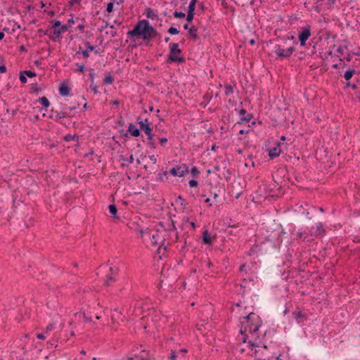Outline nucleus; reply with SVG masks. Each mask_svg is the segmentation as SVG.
Masks as SVG:
<instances>
[{
  "mask_svg": "<svg viewBox=\"0 0 360 360\" xmlns=\"http://www.w3.org/2000/svg\"><path fill=\"white\" fill-rule=\"evenodd\" d=\"M51 23H52V27L53 29H58L61 26L60 21L57 20H54L51 21Z\"/></svg>",
  "mask_w": 360,
  "mask_h": 360,
  "instance_id": "nucleus-32",
  "label": "nucleus"
},
{
  "mask_svg": "<svg viewBox=\"0 0 360 360\" xmlns=\"http://www.w3.org/2000/svg\"><path fill=\"white\" fill-rule=\"evenodd\" d=\"M48 30L44 31L42 29H39L37 32L39 34V36L41 37L42 34L47 35L48 34Z\"/></svg>",
  "mask_w": 360,
  "mask_h": 360,
  "instance_id": "nucleus-54",
  "label": "nucleus"
},
{
  "mask_svg": "<svg viewBox=\"0 0 360 360\" xmlns=\"http://www.w3.org/2000/svg\"><path fill=\"white\" fill-rule=\"evenodd\" d=\"M145 14L146 15L148 18L151 20H154L158 18V15L154 13L153 10L151 8H146L145 10Z\"/></svg>",
  "mask_w": 360,
  "mask_h": 360,
  "instance_id": "nucleus-21",
  "label": "nucleus"
},
{
  "mask_svg": "<svg viewBox=\"0 0 360 360\" xmlns=\"http://www.w3.org/2000/svg\"><path fill=\"white\" fill-rule=\"evenodd\" d=\"M97 86L96 85H94V83H91V85H90V89L91 91H94V94H97L98 93V90H97Z\"/></svg>",
  "mask_w": 360,
  "mask_h": 360,
  "instance_id": "nucleus-53",
  "label": "nucleus"
},
{
  "mask_svg": "<svg viewBox=\"0 0 360 360\" xmlns=\"http://www.w3.org/2000/svg\"><path fill=\"white\" fill-rule=\"evenodd\" d=\"M326 233V230L325 229L323 228V226L321 222H319L317 224H316V230L315 231V232L314 233H311V235H315V236H319L320 237H323Z\"/></svg>",
  "mask_w": 360,
  "mask_h": 360,
  "instance_id": "nucleus-14",
  "label": "nucleus"
},
{
  "mask_svg": "<svg viewBox=\"0 0 360 360\" xmlns=\"http://www.w3.org/2000/svg\"><path fill=\"white\" fill-rule=\"evenodd\" d=\"M79 54H82L83 56V57L85 58H87L89 57V51H87V50H84V51H78L76 53V56H78Z\"/></svg>",
  "mask_w": 360,
  "mask_h": 360,
  "instance_id": "nucleus-34",
  "label": "nucleus"
},
{
  "mask_svg": "<svg viewBox=\"0 0 360 360\" xmlns=\"http://www.w3.org/2000/svg\"><path fill=\"white\" fill-rule=\"evenodd\" d=\"M202 241H203V243L206 244V245H211L212 244V238H211V236H210V233L208 231V230H205L202 233Z\"/></svg>",
  "mask_w": 360,
  "mask_h": 360,
  "instance_id": "nucleus-17",
  "label": "nucleus"
},
{
  "mask_svg": "<svg viewBox=\"0 0 360 360\" xmlns=\"http://www.w3.org/2000/svg\"><path fill=\"white\" fill-rule=\"evenodd\" d=\"M191 173L193 176H198L200 174L199 169L196 167L191 168Z\"/></svg>",
  "mask_w": 360,
  "mask_h": 360,
  "instance_id": "nucleus-37",
  "label": "nucleus"
},
{
  "mask_svg": "<svg viewBox=\"0 0 360 360\" xmlns=\"http://www.w3.org/2000/svg\"><path fill=\"white\" fill-rule=\"evenodd\" d=\"M45 333H40L37 334V338L39 339L44 340L46 338L45 337Z\"/></svg>",
  "mask_w": 360,
  "mask_h": 360,
  "instance_id": "nucleus-58",
  "label": "nucleus"
},
{
  "mask_svg": "<svg viewBox=\"0 0 360 360\" xmlns=\"http://www.w3.org/2000/svg\"><path fill=\"white\" fill-rule=\"evenodd\" d=\"M23 73L28 77L30 78H32V77H36V73L31 71V70H25V71H22Z\"/></svg>",
  "mask_w": 360,
  "mask_h": 360,
  "instance_id": "nucleus-38",
  "label": "nucleus"
},
{
  "mask_svg": "<svg viewBox=\"0 0 360 360\" xmlns=\"http://www.w3.org/2000/svg\"><path fill=\"white\" fill-rule=\"evenodd\" d=\"M151 236V243H153L154 245H158L163 240L158 231H155V233H153Z\"/></svg>",
  "mask_w": 360,
  "mask_h": 360,
  "instance_id": "nucleus-16",
  "label": "nucleus"
},
{
  "mask_svg": "<svg viewBox=\"0 0 360 360\" xmlns=\"http://www.w3.org/2000/svg\"><path fill=\"white\" fill-rule=\"evenodd\" d=\"M297 236L298 238L302 240L303 241L309 242L311 240V239L309 237V235L306 232L297 231Z\"/></svg>",
  "mask_w": 360,
  "mask_h": 360,
  "instance_id": "nucleus-20",
  "label": "nucleus"
},
{
  "mask_svg": "<svg viewBox=\"0 0 360 360\" xmlns=\"http://www.w3.org/2000/svg\"><path fill=\"white\" fill-rule=\"evenodd\" d=\"M311 36V27L309 25L301 27L300 31L298 32V39L300 42L301 46L306 45V41Z\"/></svg>",
  "mask_w": 360,
  "mask_h": 360,
  "instance_id": "nucleus-6",
  "label": "nucleus"
},
{
  "mask_svg": "<svg viewBox=\"0 0 360 360\" xmlns=\"http://www.w3.org/2000/svg\"><path fill=\"white\" fill-rule=\"evenodd\" d=\"M197 0H191L187 11L186 20L190 22L193 20Z\"/></svg>",
  "mask_w": 360,
  "mask_h": 360,
  "instance_id": "nucleus-10",
  "label": "nucleus"
},
{
  "mask_svg": "<svg viewBox=\"0 0 360 360\" xmlns=\"http://www.w3.org/2000/svg\"><path fill=\"white\" fill-rule=\"evenodd\" d=\"M145 351L143 350L141 352L142 354L141 355H134V360H144L145 359V357L143 354V353H144Z\"/></svg>",
  "mask_w": 360,
  "mask_h": 360,
  "instance_id": "nucleus-50",
  "label": "nucleus"
},
{
  "mask_svg": "<svg viewBox=\"0 0 360 360\" xmlns=\"http://www.w3.org/2000/svg\"><path fill=\"white\" fill-rule=\"evenodd\" d=\"M113 2H110L107 4V8H106V11H108V13H111L113 11Z\"/></svg>",
  "mask_w": 360,
  "mask_h": 360,
  "instance_id": "nucleus-43",
  "label": "nucleus"
},
{
  "mask_svg": "<svg viewBox=\"0 0 360 360\" xmlns=\"http://www.w3.org/2000/svg\"><path fill=\"white\" fill-rule=\"evenodd\" d=\"M238 113L239 115H240L242 117L240 120V121H238L236 124H243V123H248L249 122L252 118L253 117L252 115V114H248L246 116L245 115L247 114V111L245 109H240L239 111H238Z\"/></svg>",
  "mask_w": 360,
  "mask_h": 360,
  "instance_id": "nucleus-13",
  "label": "nucleus"
},
{
  "mask_svg": "<svg viewBox=\"0 0 360 360\" xmlns=\"http://www.w3.org/2000/svg\"><path fill=\"white\" fill-rule=\"evenodd\" d=\"M261 325L262 321L260 320V318L258 316L257 320H250V322L249 323L248 326V331L250 333H256L258 331Z\"/></svg>",
  "mask_w": 360,
  "mask_h": 360,
  "instance_id": "nucleus-12",
  "label": "nucleus"
},
{
  "mask_svg": "<svg viewBox=\"0 0 360 360\" xmlns=\"http://www.w3.org/2000/svg\"><path fill=\"white\" fill-rule=\"evenodd\" d=\"M94 153L93 149H91L89 153H86L84 157V158H89L90 156L91 157L94 155Z\"/></svg>",
  "mask_w": 360,
  "mask_h": 360,
  "instance_id": "nucleus-62",
  "label": "nucleus"
},
{
  "mask_svg": "<svg viewBox=\"0 0 360 360\" xmlns=\"http://www.w3.org/2000/svg\"><path fill=\"white\" fill-rule=\"evenodd\" d=\"M70 25H61L60 28H58L61 32H64L65 31H68L69 30Z\"/></svg>",
  "mask_w": 360,
  "mask_h": 360,
  "instance_id": "nucleus-45",
  "label": "nucleus"
},
{
  "mask_svg": "<svg viewBox=\"0 0 360 360\" xmlns=\"http://www.w3.org/2000/svg\"><path fill=\"white\" fill-rule=\"evenodd\" d=\"M176 352H175V351L172 350L171 352V355L169 357V360H176Z\"/></svg>",
  "mask_w": 360,
  "mask_h": 360,
  "instance_id": "nucleus-57",
  "label": "nucleus"
},
{
  "mask_svg": "<svg viewBox=\"0 0 360 360\" xmlns=\"http://www.w3.org/2000/svg\"><path fill=\"white\" fill-rule=\"evenodd\" d=\"M85 46H86V49H87V51H94V50L95 49V46H93V45H91V44H90V42H89V41H86V42H85Z\"/></svg>",
  "mask_w": 360,
  "mask_h": 360,
  "instance_id": "nucleus-44",
  "label": "nucleus"
},
{
  "mask_svg": "<svg viewBox=\"0 0 360 360\" xmlns=\"http://www.w3.org/2000/svg\"><path fill=\"white\" fill-rule=\"evenodd\" d=\"M174 15V18H185L186 16V14L181 11H175L173 13Z\"/></svg>",
  "mask_w": 360,
  "mask_h": 360,
  "instance_id": "nucleus-31",
  "label": "nucleus"
},
{
  "mask_svg": "<svg viewBox=\"0 0 360 360\" xmlns=\"http://www.w3.org/2000/svg\"><path fill=\"white\" fill-rule=\"evenodd\" d=\"M149 158L150 160L153 162V164H155L156 162H157V158H155V156L154 155H150L149 156Z\"/></svg>",
  "mask_w": 360,
  "mask_h": 360,
  "instance_id": "nucleus-64",
  "label": "nucleus"
},
{
  "mask_svg": "<svg viewBox=\"0 0 360 360\" xmlns=\"http://www.w3.org/2000/svg\"><path fill=\"white\" fill-rule=\"evenodd\" d=\"M158 180L161 181H165L167 179V172L165 171L162 173H159L158 174Z\"/></svg>",
  "mask_w": 360,
  "mask_h": 360,
  "instance_id": "nucleus-29",
  "label": "nucleus"
},
{
  "mask_svg": "<svg viewBox=\"0 0 360 360\" xmlns=\"http://www.w3.org/2000/svg\"><path fill=\"white\" fill-rule=\"evenodd\" d=\"M31 89L32 92L38 93L41 91V88H39L37 83H34L31 84Z\"/></svg>",
  "mask_w": 360,
  "mask_h": 360,
  "instance_id": "nucleus-35",
  "label": "nucleus"
},
{
  "mask_svg": "<svg viewBox=\"0 0 360 360\" xmlns=\"http://www.w3.org/2000/svg\"><path fill=\"white\" fill-rule=\"evenodd\" d=\"M171 229L176 232V238H178L179 233L176 231V227L175 226V221L173 220L171 221Z\"/></svg>",
  "mask_w": 360,
  "mask_h": 360,
  "instance_id": "nucleus-40",
  "label": "nucleus"
},
{
  "mask_svg": "<svg viewBox=\"0 0 360 360\" xmlns=\"http://www.w3.org/2000/svg\"><path fill=\"white\" fill-rule=\"evenodd\" d=\"M6 72V67L4 65H0V73H4Z\"/></svg>",
  "mask_w": 360,
  "mask_h": 360,
  "instance_id": "nucleus-63",
  "label": "nucleus"
},
{
  "mask_svg": "<svg viewBox=\"0 0 360 360\" xmlns=\"http://www.w3.org/2000/svg\"><path fill=\"white\" fill-rule=\"evenodd\" d=\"M225 95L229 96L233 94V86L231 84H226L224 85Z\"/></svg>",
  "mask_w": 360,
  "mask_h": 360,
  "instance_id": "nucleus-25",
  "label": "nucleus"
},
{
  "mask_svg": "<svg viewBox=\"0 0 360 360\" xmlns=\"http://www.w3.org/2000/svg\"><path fill=\"white\" fill-rule=\"evenodd\" d=\"M258 315L256 314L251 312L248 316H244L243 318V320L240 321L241 327L240 329V333L241 334H245L246 331H248V326L249 323L250 322V320H257Z\"/></svg>",
  "mask_w": 360,
  "mask_h": 360,
  "instance_id": "nucleus-5",
  "label": "nucleus"
},
{
  "mask_svg": "<svg viewBox=\"0 0 360 360\" xmlns=\"http://www.w3.org/2000/svg\"><path fill=\"white\" fill-rule=\"evenodd\" d=\"M39 101L41 103V104L45 107V108H48L49 105H50V102L48 100V98L45 96H43V97H41L39 98Z\"/></svg>",
  "mask_w": 360,
  "mask_h": 360,
  "instance_id": "nucleus-27",
  "label": "nucleus"
},
{
  "mask_svg": "<svg viewBox=\"0 0 360 360\" xmlns=\"http://www.w3.org/2000/svg\"><path fill=\"white\" fill-rule=\"evenodd\" d=\"M137 121L140 129L143 131L147 136L148 145L151 148L155 149L156 148V143L154 139L155 134L153 133V129L150 127V123L148 119L141 120L140 117H139Z\"/></svg>",
  "mask_w": 360,
  "mask_h": 360,
  "instance_id": "nucleus-3",
  "label": "nucleus"
},
{
  "mask_svg": "<svg viewBox=\"0 0 360 360\" xmlns=\"http://www.w3.org/2000/svg\"><path fill=\"white\" fill-rule=\"evenodd\" d=\"M63 139L65 141H75V139H77V141H78L79 139V136H77V134H74V135H72L70 134H66L64 137H63Z\"/></svg>",
  "mask_w": 360,
  "mask_h": 360,
  "instance_id": "nucleus-26",
  "label": "nucleus"
},
{
  "mask_svg": "<svg viewBox=\"0 0 360 360\" xmlns=\"http://www.w3.org/2000/svg\"><path fill=\"white\" fill-rule=\"evenodd\" d=\"M188 172V166L186 164H181L173 167L170 170L169 173L173 176H184L186 173Z\"/></svg>",
  "mask_w": 360,
  "mask_h": 360,
  "instance_id": "nucleus-7",
  "label": "nucleus"
},
{
  "mask_svg": "<svg viewBox=\"0 0 360 360\" xmlns=\"http://www.w3.org/2000/svg\"><path fill=\"white\" fill-rule=\"evenodd\" d=\"M20 80L23 84L27 82V77H26V75L23 73V72H20Z\"/></svg>",
  "mask_w": 360,
  "mask_h": 360,
  "instance_id": "nucleus-42",
  "label": "nucleus"
},
{
  "mask_svg": "<svg viewBox=\"0 0 360 360\" xmlns=\"http://www.w3.org/2000/svg\"><path fill=\"white\" fill-rule=\"evenodd\" d=\"M177 200L181 202V205L183 207L184 209H185L186 207V203L185 202V199L181 195H179L177 197Z\"/></svg>",
  "mask_w": 360,
  "mask_h": 360,
  "instance_id": "nucleus-39",
  "label": "nucleus"
},
{
  "mask_svg": "<svg viewBox=\"0 0 360 360\" xmlns=\"http://www.w3.org/2000/svg\"><path fill=\"white\" fill-rule=\"evenodd\" d=\"M141 129H139L135 124L130 123L127 131H124V129H122L120 131V133L125 137H128L129 134L132 136L138 137L141 135Z\"/></svg>",
  "mask_w": 360,
  "mask_h": 360,
  "instance_id": "nucleus-8",
  "label": "nucleus"
},
{
  "mask_svg": "<svg viewBox=\"0 0 360 360\" xmlns=\"http://www.w3.org/2000/svg\"><path fill=\"white\" fill-rule=\"evenodd\" d=\"M59 110H66L67 112H68V106L65 104L60 105L59 107Z\"/></svg>",
  "mask_w": 360,
  "mask_h": 360,
  "instance_id": "nucleus-59",
  "label": "nucleus"
},
{
  "mask_svg": "<svg viewBox=\"0 0 360 360\" xmlns=\"http://www.w3.org/2000/svg\"><path fill=\"white\" fill-rule=\"evenodd\" d=\"M62 32L59 29H54L53 32V35H49V39L53 41H57L60 38H61Z\"/></svg>",
  "mask_w": 360,
  "mask_h": 360,
  "instance_id": "nucleus-19",
  "label": "nucleus"
},
{
  "mask_svg": "<svg viewBox=\"0 0 360 360\" xmlns=\"http://www.w3.org/2000/svg\"><path fill=\"white\" fill-rule=\"evenodd\" d=\"M281 152V143L276 142L273 148H269V156L271 159H274L275 158L278 157Z\"/></svg>",
  "mask_w": 360,
  "mask_h": 360,
  "instance_id": "nucleus-11",
  "label": "nucleus"
},
{
  "mask_svg": "<svg viewBox=\"0 0 360 360\" xmlns=\"http://www.w3.org/2000/svg\"><path fill=\"white\" fill-rule=\"evenodd\" d=\"M110 213L114 218H118L117 216V209L115 205H110L108 207Z\"/></svg>",
  "mask_w": 360,
  "mask_h": 360,
  "instance_id": "nucleus-24",
  "label": "nucleus"
},
{
  "mask_svg": "<svg viewBox=\"0 0 360 360\" xmlns=\"http://www.w3.org/2000/svg\"><path fill=\"white\" fill-rule=\"evenodd\" d=\"M94 70L92 68L89 69V78L91 80V83H94Z\"/></svg>",
  "mask_w": 360,
  "mask_h": 360,
  "instance_id": "nucleus-41",
  "label": "nucleus"
},
{
  "mask_svg": "<svg viewBox=\"0 0 360 360\" xmlns=\"http://www.w3.org/2000/svg\"><path fill=\"white\" fill-rule=\"evenodd\" d=\"M69 117V112L66 110H51V114L49 115V118L53 120L56 122L59 121L62 118Z\"/></svg>",
  "mask_w": 360,
  "mask_h": 360,
  "instance_id": "nucleus-9",
  "label": "nucleus"
},
{
  "mask_svg": "<svg viewBox=\"0 0 360 360\" xmlns=\"http://www.w3.org/2000/svg\"><path fill=\"white\" fill-rule=\"evenodd\" d=\"M283 40L284 41H286V42H287L288 40H293L294 41H293L294 44H297V42L296 41V39H295V37L293 35H292L290 37H287L286 38L283 39Z\"/></svg>",
  "mask_w": 360,
  "mask_h": 360,
  "instance_id": "nucleus-46",
  "label": "nucleus"
},
{
  "mask_svg": "<svg viewBox=\"0 0 360 360\" xmlns=\"http://www.w3.org/2000/svg\"><path fill=\"white\" fill-rule=\"evenodd\" d=\"M76 65L78 67L77 70L76 71H79V72H84V64H79V63H76Z\"/></svg>",
  "mask_w": 360,
  "mask_h": 360,
  "instance_id": "nucleus-52",
  "label": "nucleus"
},
{
  "mask_svg": "<svg viewBox=\"0 0 360 360\" xmlns=\"http://www.w3.org/2000/svg\"><path fill=\"white\" fill-rule=\"evenodd\" d=\"M115 278L111 275V276H107V279L105 282V284L107 285H110L112 282H115Z\"/></svg>",
  "mask_w": 360,
  "mask_h": 360,
  "instance_id": "nucleus-36",
  "label": "nucleus"
},
{
  "mask_svg": "<svg viewBox=\"0 0 360 360\" xmlns=\"http://www.w3.org/2000/svg\"><path fill=\"white\" fill-rule=\"evenodd\" d=\"M80 3L81 0H70L68 4L70 6H73L75 4H80Z\"/></svg>",
  "mask_w": 360,
  "mask_h": 360,
  "instance_id": "nucleus-49",
  "label": "nucleus"
},
{
  "mask_svg": "<svg viewBox=\"0 0 360 360\" xmlns=\"http://www.w3.org/2000/svg\"><path fill=\"white\" fill-rule=\"evenodd\" d=\"M167 139L165 137H162L159 139L160 143L162 146H164L165 144L167 142Z\"/></svg>",
  "mask_w": 360,
  "mask_h": 360,
  "instance_id": "nucleus-55",
  "label": "nucleus"
},
{
  "mask_svg": "<svg viewBox=\"0 0 360 360\" xmlns=\"http://www.w3.org/2000/svg\"><path fill=\"white\" fill-rule=\"evenodd\" d=\"M114 82V77L109 73L103 79L105 84H111Z\"/></svg>",
  "mask_w": 360,
  "mask_h": 360,
  "instance_id": "nucleus-28",
  "label": "nucleus"
},
{
  "mask_svg": "<svg viewBox=\"0 0 360 360\" xmlns=\"http://www.w3.org/2000/svg\"><path fill=\"white\" fill-rule=\"evenodd\" d=\"M188 184L191 187H196L198 185V183L195 179L190 180Z\"/></svg>",
  "mask_w": 360,
  "mask_h": 360,
  "instance_id": "nucleus-47",
  "label": "nucleus"
},
{
  "mask_svg": "<svg viewBox=\"0 0 360 360\" xmlns=\"http://www.w3.org/2000/svg\"><path fill=\"white\" fill-rule=\"evenodd\" d=\"M155 29L151 26L147 20H139L133 30H129L128 35L141 37L143 40H150L157 35Z\"/></svg>",
  "mask_w": 360,
  "mask_h": 360,
  "instance_id": "nucleus-1",
  "label": "nucleus"
},
{
  "mask_svg": "<svg viewBox=\"0 0 360 360\" xmlns=\"http://www.w3.org/2000/svg\"><path fill=\"white\" fill-rule=\"evenodd\" d=\"M110 271L111 272L112 275L117 274L118 272H119V269L117 267H115V266H114V267L111 266L110 268Z\"/></svg>",
  "mask_w": 360,
  "mask_h": 360,
  "instance_id": "nucleus-48",
  "label": "nucleus"
},
{
  "mask_svg": "<svg viewBox=\"0 0 360 360\" xmlns=\"http://www.w3.org/2000/svg\"><path fill=\"white\" fill-rule=\"evenodd\" d=\"M54 328V326L52 323L49 324L45 330V333H48L49 331H51Z\"/></svg>",
  "mask_w": 360,
  "mask_h": 360,
  "instance_id": "nucleus-51",
  "label": "nucleus"
},
{
  "mask_svg": "<svg viewBox=\"0 0 360 360\" xmlns=\"http://www.w3.org/2000/svg\"><path fill=\"white\" fill-rule=\"evenodd\" d=\"M59 93L63 96H67L70 94V89L65 84H62L59 87Z\"/></svg>",
  "mask_w": 360,
  "mask_h": 360,
  "instance_id": "nucleus-18",
  "label": "nucleus"
},
{
  "mask_svg": "<svg viewBox=\"0 0 360 360\" xmlns=\"http://www.w3.org/2000/svg\"><path fill=\"white\" fill-rule=\"evenodd\" d=\"M190 221H189V219L188 217H184L183 219H182V226H184V225H186L188 224H189Z\"/></svg>",
  "mask_w": 360,
  "mask_h": 360,
  "instance_id": "nucleus-56",
  "label": "nucleus"
},
{
  "mask_svg": "<svg viewBox=\"0 0 360 360\" xmlns=\"http://www.w3.org/2000/svg\"><path fill=\"white\" fill-rule=\"evenodd\" d=\"M179 31L177 30V28L174 27H170L168 30V33H169L172 35H176L178 34Z\"/></svg>",
  "mask_w": 360,
  "mask_h": 360,
  "instance_id": "nucleus-33",
  "label": "nucleus"
},
{
  "mask_svg": "<svg viewBox=\"0 0 360 360\" xmlns=\"http://www.w3.org/2000/svg\"><path fill=\"white\" fill-rule=\"evenodd\" d=\"M356 73V70L354 69H349L347 70L345 74H344V78L347 80V81H349L352 77L353 75Z\"/></svg>",
  "mask_w": 360,
  "mask_h": 360,
  "instance_id": "nucleus-23",
  "label": "nucleus"
},
{
  "mask_svg": "<svg viewBox=\"0 0 360 360\" xmlns=\"http://www.w3.org/2000/svg\"><path fill=\"white\" fill-rule=\"evenodd\" d=\"M346 86H351L352 89H356L358 88L357 85L355 84H351L350 82H347Z\"/></svg>",
  "mask_w": 360,
  "mask_h": 360,
  "instance_id": "nucleus-60",
  "label": "nucleus"
},
{
  "mask_svg": "<svg viewBox=\"0 0 360 360\" xmlns=\"http://www.w3.org/2000/svg\"><path fill=\"white\" fill-rule=\"evenodd\" d=\"M182 51L179 49V44L172 43L169 44V54L168 56L167 61L169 63H184L186 61L184 57H179L178 54H181Z\"/></svg>",
  "mask_w": 360,
  "mask_h": 360,
  "instance_id": "nucleus-4",
  "label": "nucleus"
},
{
  "mask_svg": "<svg viewBox=\"0 0 360 360\" xmlns=\"http://www.w3.org/2000/svg\"><path fill=\"white\" fill-rule=\"evenodd\" d=\"M120 159L123 161H127L130 164H132L134 160V155L132 154L130 155L129 158H124L123 155H120Z\"/></svg>",
  "mask_w": 360,
  "mask_h": 360,
  "instance_id": "nucleus-30",
  "label": "nucleus"
},
{
  "mask_svg": "<svg viewBox=\"0 0 360 360\" xmlns=\"http://www.w3.org/2000/svg\"><path fill=\"white\" fill-rule=\"evenodd\" d=\"M197 32H198V27H196L195 26H192L188 29V34L194 40H196L198 38Z\"/></svg>",
  "mask_w": 360,
  "mask_h": 360,
  "instance_id": "nucleus-22",
  "label": "nucleus"
},
{
  "mask_svg": "<svg viewBox=\"0 0 360 360\" xmlns=\"http://www.w3.org/2000/svg\"><path fill=\"white\" fill-rule=\"evenodd\" d=\"M293 317L297 320V323L302 322V319H307V314L298 310L292 312Z\"/></svg>",
  "mask_w": 360,
  "mask_h": 360,
  "instance_id": "nucleus-15",
  "label": "nucleus"
},
{
  "mask_svg": "<svg viewBox=\"0 0 360 360\" xmlns=\"http://www.w3.org/2000/svg\"><path fill=\"white\" fill-rule=\"evenodd\" d=\"M274 49L276 56V59L283 60L288 59L295 51V49L294 44L288 46L286 45V41L283 40L281 44H276Z\"/></svg>",
  "mask_w": 360,
  "mask_h": 360,
  "instance_id": "nucleus-2",
  "label": "nucleus"
},
{
  "mask_svg": "<svg viewBox=\"0 0 360 360\" xmlns=\"http://www.w3.org/2000/svg\"><path fill=\"white\" fill-rule=\"evenodd\" d=\"M258 246L257 245H255V246H253L251 248L250 250V255H251L252 254H253L255 252H256V250L258 249Z\"/></svg>",
  "mask_w": 360,
  "mask_h": 360,
  "instance_id": "nucleus-61",
  "label": "nucleus"
}]
</instances>
